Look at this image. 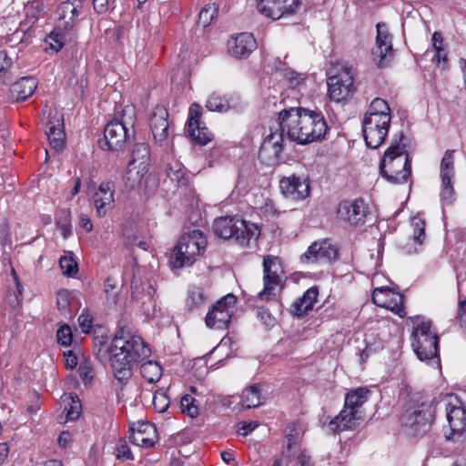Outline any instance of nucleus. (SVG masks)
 I'll return each instance as SVG.
<instances>
[{"mask_svg":"<svg viewBox=\"0 0 466 466\" xmlns=\"http://www.w3.org/2000/svg\"><path fill=\"white\" fill-rule=\"evenodd\" d=\"M284 134L286 132H271L268 135L259 148V157L274 165L279 162L284 148Z\"/></svg>","mask_w":466,"mask_h":466,"instance_id":"obj_19","label":"nucleus"},{"mask_svg":"<svg viewBox=\"0 0 466 466\" xmlns=\"http://www.w3.org/2000/svg\"><path fill=\"white\" fill-rule=\"evenodd\" d=\"M259 384H253L244 390L241 397V404L247 409L256 408L263 404Z\"/></svg>","mask_w":466,"mask_h":466,"instance_id":"obj_34","label":"nucleus"},{"mask_svg":"<svg viewBox=\"0 0 466 466\" xmlns=\"http://www.w3.org/2000/svg\"><path fill=\"white\" fill-rule=\"evenodd\" d=\"M435 55L433 56L432 61L436 64L437 66H441V68H445L447 63V53L441 48L434 49Z\"/></svg>","mask_w":466,"mask_h":466,"instance_id":"obj_53","label":"nucleus"},{"mask_svg":"<svg viewBox=\"0 0 466 466\" xmlns=\"http://www.w3.org/2000/svg\"><path fill=\"white\" fill-rule=\"evenodd\" d=\"M292 307L294 314L299 317L303 316L304 314L310 310L301 298L296 299Z\"/></svg>","mask_w":466,"mask_h":466,"instance_id":"obj_54","label":"nucleus"},{"mask_svg":"<svg viewBox=\"0 0 466 466\" xmlns=\"http://www.w3.org/2000/svg\"><path fill=\"white\" fill-rule=\"evenodd\" d=\"M282 194L292 200L304 199L309 196L310 187L308 177L295 175L283 177L279 182Z\"/></svg>","mask_w":466,"mask_h":466,"instance_id":"obj_20","label":"nucleus"},{"mask_svg":"<svg viewBox=\"0 0 466 466\" xmlns=\"http://www.w3.org/2000/svg\"><path fill=\"white\" fill-rule=\"evenodd\" d=\"M153 406L157 412H165L169 407V399L167 394L160 390L156 391L153 397Z\"/></svg>","mask_w":466,"mask_h":466,"instance_id":"obj_46","label":"nucleus"},{"mask_svg":"<svg viewBox=\"0 0 466 466\" xmlns=\"http://www.w3.org/2000/svg\"><path fill=\"white\" fill-rule=\"evenodd\" d=\"M149 157L148 145L146 143H137L132 149L131 158L128 163L130 165L145 166V167H147Z\"/></svg>","mask_w":466,"mask_h":466,"instance_id":"obj_37","label":"nucleus"},{"mask_svg":"<svg viewBox=\"0 0 466 466\" xmlns=\"http://www.w3.org/2000/svg\"><path fill=\"white\" fill-rule=\"evenodd\" d=\"M413 228V241L421 245L425 239V222L420 217H414L411 219Z\"/></svg>","mask_w":466,"mask_h":466,"instance_id":"obj_44","label":"nucleus"},{"mask_svg":"<svg viewBox=\"0 0 466 466\" xmlns=\"http://www.w3.org/2000/svg\"><path fill=\"white\" fill-rule=\"evenodd\" d=\"M140 372L146 380L154 384L160 380L162 376V368L157 362L148 360L141 365Z\"/></svg>","mask_w":466,"mask_h":466,"instance_id":"obj_38","label":"nucleus"},{"mask_svg":"<svg viewBox=\"0 0 466 466\" xmlns=\"http://www.w3.org/2000/svg\"><path fill=\"white\" fill-rule=\"evenodd\" d=\"M25 11H26V17L30 23H34L37 19L39 14H40V9H38L37 7H35L33 5H26Z\"/></svg>","mask_w":466,"mask_h":466,"instance_id":"obj_57","label":"nucleus"},{"mask_svg":"<svg viewBox=\"0 0 466 466\" xmlns=\"http://www.w3.org/2000/svg\"><path fill=\"white\" fill-rule=\"evenodd\" d=\"M79 372H80V376L85 379L92 378V367H91L90 363L85 362L83 364H80Z\"/></svg>","mask_w":466,"mask_h":466,"instance_id":"obj_63","label":"nucleus"},{"mask_svg":"<svg viewBox=\"0 0 466 466\" xmlns=\"http://www.w3.org/2000/svg\"><path fill=\"white\" fill-rule=\"evenodd\" d=\"M457 319L461 329L466 334V301L461 300L458 305Z\"/></svg>","mask_w":466,"mask_h":466,"instance_id":"obj_50","label":"nucleus"},{"mask_svg":"<svg viewBox=\"0 0 466 466\" xmlns=\"http://www.w3.org/2000/svg\"><path fill=\"white\" fill-rule=\"evenodd\" d=\"M65 359L66 368L74 369L77 365V358L71 350L65 353Z\"/></svg>","mask_w":466,"mask_h":466,"instance_id":"obj_61","label":"nucleus"},{"mask_svg":"<svg viewBox=\"0 0 466 466\" xmlns=\"http://www.w3.org/2000/svg\"><path fill=\"white\" fill-rule=\"evenodd\" d=\"M93 323V318L88 310L84 309L78 317V324L84 333L89 332Z\"/></svg>","mask_w":466,"mask_h":466,"instance_id":"obj_49","label":"nucleus"},{"mask_svg":"<svg viewBox=\"0 0 466 466\" xmlns=\"http://www.w3.org/2000/svg\"><path fill=\"white\" fill-rule=\"evenodd\" d=\"M56 225L60 228L61 234L63 235V237L65 238H66L68 236L71 235V233H72L71 225H70L69 221L67 220L66 217L65 218V220L63 222H61L60 219H56Z\"/></svg>","mask_w":466,"mask_h":466,"instance_id":"obj_55","label":"nucleus"},{"mask_svg":"<svg viewBox=\"0 0 466 466\" xmlns=\"http://www.w3.org/2000/svg\"><path fill=\"white\" fill-rule=\"evenodd\" d=\"M206 107L209 111L221 113L228 110L229 103L225 97H222L219 95L213 93L209 96L206 104Z\"/></svg>","mask_w":466,"mask_h":466,"instance_id":"obj_41","label":"nucleus"},{"mask_svg":"<svg viewBox=\"0 0 466 466\" xmlns=\"http://www.w3.org/2000/svg\"><path fill=\"white\" fill-rule=\"evenodd\" d=\"M390 125V116H364L362 131L367 146L378 148L384 142Z\"/></svg>","mask_w":466,"mask_h":466,"instance_id":"obj_12","label":"nucleus"},{"mask_svg":"<svg viewBox=\"0 0 466 466\" xmlns=\"http://www.w3.org/2000/svg\"><path fill=\"white\" fill-rule=\"evenodd\" d=\"M116 283L110 279L107 278L105 281V293L106 294L107 299L110 297L115 299L116 293L111 294V292L116 289Z\"/></svg>","mask_w":466,"mask_h":466,"instance_id":"obj_62","label":"nucleus"},{"mask_svg":"<svg viewBox=\"0 0 466 466\" xmlns=\"http://www.w3.org/2000/svg\"><path fill=\"white\" fill-rule=\"evenodd\" d=\"M454 159L455 150L448 149L443 155L440 167V174L442 181L441 197V199L447 203H451L454 199V189L452 186V178L455 174Z\"/></svg>","mask_w":466,"mask_h":466,"instance_id":"obj_15","label":"nucleus"},{"mask_svg":"<svg viewBox=\"0 0 466 466\" xmlns=\"http://www.w3.org/2000/svg\"><path fill=\"white\" fill-rule=\"evenodd\" d=\"M59 266L63 274L67 277H74L78 270L77 263L72 257H61L59 259Z\"/></svg>","mask_w":466,"mask_h":466,"instance_id":"obj_45","label":"nucleus"},{"mask_svg":"<svg viewBox=\"0 0 466 466\" xmlns=\"http://www.w3.org/2000/svg\"><path fill=\"white\" fill-rule=\"evenodd\" d=\"M197 400L189 394L184 395L180 400V408L183 413L187 414L191 418H196L199 414Z\"/></svg>","mask_w":466,"mask_h":466,"instance_id":"obj_42","label":"nucleus"},{"mask_svg":"<svg viewBox=\"0 0 466 466\" xmlns=\"http://www.w3.org/2000/svg\"><path fill=\"white\" fill-rule=\"evenodd\" d=\"M166 173L167 177L175 182L177 187L184 186L187 183L186 170L179 162H174L167 165Z\"/></svg>","mask_w":466,"mask_h":466,"instance_id":"obj_39","label":"nucleus"},{"mask_svg":"<svg viewBox=\"0 0 466 466\" xmlns=\"http://www.w3.org/2000/svg\"><path fill=\"white\" fill-rule=\"evenodd\" d=\"M337 257V249L328 241L313 242L300 257L303 263H318L323 260L330 261Z\"/></svg>","mask_w":466,"mask_h":466,"instance_id":"obj_22","label":"nucleus"},{"mask_svg":"<svg viewBox=\"0 0 466 466\" xmlns=\"http://www.w3.org/2000/svg\"><path fill=\"white\" fill-rule=\"evenodd\" d=\"M64 411L58 416L57 421L59 423H66L68 420H76L81 413V402L77 395L70 396L63 400Z\"/></svg>","mask_w":466,"mask_h":466,"instance_id":"obj_31","label":"nucleus"},{"mask_svg":"<svg viewBox=\"0 0 466 466\" xmlns=\"http://www.w3.org/2000/svg\"><path fill=\"white\" fill-rule=\"evenodd\" d=\"M410 319L413 324L411 347L414 352L420 360L428 361L438 367L441 362L438 353L439 337L432 329L431 321L425 320L420 316H414Z\"/></svg>","mask_w":466,"mask_h":466,"instance_id":"obj_3","label":"nucleus"},{"mask_svg":"<svg viewBox=\"0 0 466 466\" xmlns=\"http://www.w3.org/2000/svg\"><path fill=\"white\" fill-rule=\"evenodd\" d=\"M337 214L340 219L349 222L350 225H360L364 223L367 207L360 199L342 201L338 207Z\"/></svg>","mask_w":466,"mask_h":466,"instance_id":"obj_23","label":"nucleus"},{"mask_svg":"<svg viewBox=\"0 0 466 466\" xmlns=\"http://www.w3.org/2000/svg\"><path fill=\"white\" fill-rule=\"evenodd\" d=\"M207 246V239L200 230L183 235L174 248L169 263L173 269L190 266Z\"/></svg>","mask_w":466,"mask_h":466,"instance_id":"obj_8","label":"nucleus"},{"mask_svg":"<svg viewBox=\"0 0 466 466\" xmlns=\"http://www.w3.org/2000/svg\"><path fill=\"white\" fill-rule=\"evenodd\" d=\"M376 28V45L372 49V56L379 67H385L393 58L392 35L384 23H378Z\"/></svg>","mask_w":466,"mask_h":466,"instance_id":"obj_14","label":"nucleus"},{"mask_svg":"<svg viewBox=\"0 0 466 466\" xmlns=\"http://www.w3.org/2000/svg\"><path fill=\"white\" fill-rule=\"evenodd\" d=\"M66 32L64 30H57V25L51 34L49 35L50 39V46L52 49L58 52L64 46L65 43V34Z\"/></svg>","mask_w":466,"mask_h":466,"instance_id":"obj_47","label":"nucleus"},{"mask_svg":"<svg viewBox=\"0 0 466 466\" xmlns=\"http://www.w3.org/2000/svg\"><path fill=\"white\" fill-rule=\"evenodd\" d=\"M202 107L198 104H192L189 107L187 133L189 137L200 145H206L211 140V134L205 126H202L200 116Z\"/></svg>","mask_w":466,"mask_h":466,"instance_id":"obj_21","label":"nucleus"},{"mask_svg":"<svg viewBox=\"0 0 466 466\" xmlns=\"http://www.w3.org/2000/svg\"><path fill=\"white\" fill-rule=\"evenodd\" d=\"M116 458L119 460L133 459L132 452L125 441L119 444L118 447L116 448Z\"/></svg>","mask_w":466,"mask_h":466,"instance_id":"obj_52","label":"nucleus"},{"mask_svg":"<svg viewBox=\"0 0 466 466\" xmlns=\"http://www.w3.org/2000/svg\"><path fill=\"white\" fill-rule=\"evenodd\" d=\"M236 302L237 298L231 293L217 301L206 316L207 327L216 329H226L230 322Z\"/></svg>","mask_w":466,"mask_h":466,"instance_id":"obj_13","label":"nucleus"},{"mask_svg":"<svg viewBox=\"0 0 466 466\" xmlns=\"http://www.w3.org/2000/svg\"><path fill=\"white\" fill-rule=\"evenodd\" d=\"M49 144L56 151H60L64 148L66 134L63 130V117L56 114L50 117L47 122V130L46 131Z\"/></svg>","mask_w":466,"mask_h":466,"instance_id":"obj_28","label":"nucleus"},{"mask_svg":"<svg viewBox=\"0 0 466 466\" xmlns=\"http://www.w3.org/2000/svg\"><path fill=\"white\" fill-rule=\"evenodd\" d=\"M442 402L450 428V433L446 432L445 437L449 441H457L466 433V410L453 395L445 396Z\"/></svg>","mask_w":466,"mask_h":466,"instance_id":"obj_11","label":"nucleus"},{"mask_svg":"<svg viewBox=\"0 0 466 466\" xmlns=\"http://www.w3.org/2000/svg\"><path fill=\"white\" fill-rule=\"evenodd\" d=\"M122 234L126 239V242L130 247H138L143 250H147L148 244L144 240V238L140 235L137 226L130 223L126 225L122 229Z\"/></svg>","mask_w":466,"mask_h":466,"instance_id":"obj_35","label":"nucleus"},{"mask_svg":"<svg viewBox=\"0 0 466 466\" xmlns=\"http://www.w3.org/2000/svg\"><path fill=\"white\" fill-rule=\"evenodd\" d=\"M114 184L103 182L94 195V206L98 217H104L114 207Z\"/></svg>","mask_w":466,"mask_h":466,"instance_id":"obj_27","label":"nucleus"},{"mask_svg":"<svg viewBox=\"0 0 466 466\" xmlns=\"http://www.w3.org/2000/svg\"><path fill=\"white\" fill-rule=\"evenodd\" d=\"M228 48L232 56L245 58L257 48V43L252 34L241 33L228 42Z\"/></svg>","mask_w":466,"mask_h":466,"instance_id":"obj_25","label":"nucleus"},{"mask_svg":"<svg viewBox=\"0 0 466 466\" xmlns=\"http://www.w3.org/2000/svg\"><path fill=\"white\" fill-rule=\"evenodd\" d=\"M299 6V0H258V11L273 20L292 15Z\"/></svg>","mask_w":466,"mask_h":466,"instance_id":"obj_17","label":"nucleus"},{"mask_svg":"<svg viewBox=\"0 0 466 466\" xmlns=\"http://www.w3.org/2000/svg\"><path fill=\"white\" fill-rule=\"evenodd\" d=\"M432 404L422 403L407 409L400 417V422L409 434L418 435L427 432L434 418Z\"/></svg>","mask_w":466,"mask_h":466,"instance_id":"obj_10","label":"nucleus"},{"mask_svg":"<svg viewBox=\"0 0 466 466\" xmlns=\"http://www.w3.org/2000/svg\"><path fill=\"white\" fill-rule=\"evenodd\" d=\"M168 113L165 106H157L150 116V129L157 143H164L169 135Z\"/></svg>","mask_w":466,"mask_h":466,"instance_id":"obj_24","label":"nucleus"},{"mask_svg":"<svg viewBox=\"0 0 466 466\" xmlns=\"http://www.w3.org/2000/svg\"><path fill=\"white\" fill-rule=\"evenodd\" d=\"M363 419L362 411H356L344 406L339 414L330 420L329 427L333 432L353 430Z\"/></svg>","mask_w":466,"mask_h":466,"instance_id":"obj_26","label":"nucleus"},{"mask_svg":"<svg viewBox=\"0 0 466 466\" xmlns=\"http://www.w3.org/2000/svg\"><path fill=\"white\" fill-rule=\"evenodd\" d=\"M403 134H400L401 140ZM380 173L392 184H402L408 181L411 174L410 159L406 146L396 141L384 153L380 163Z\"/></svg>","mask_w":466,"mask_h":466,"instance_id":"obj_4","label":"nucleus"},{"mask_svg":"<svg viewBox=\"0 0 466 466\" xmlns=\"http://www.w3.org/2000/svg\"><path fill=\"white\" fill-rule=\"evenodd\" d=\"M213 232L223 239L234 238L242 246L248 247L252 241L256 242L260 235V229L254 224L239 218L237 216L218 218L213 222Z\"/></svg>","mask_w":466,"mask_h":466,"instance_id":"obj_5","label":"nucleus"},{"mask_svg":"<svg viewBox=\"0 0 466 466\" xmlns=\"http://www.w3.org/2000/svg\"><path fill=\"white\" fill-rule=\"evenodd\" d=\"M57 342L64 347H67L71 344L73 335L71 329L68 325L60 327L56 332Z\"/></svg>","mask_w":466,"mask_h":466,"instance_id":"obj_48","label":"nucleus"},{"mask_svg":"<svg viewBox=\"0 0 466 466\" xmlns=\"http://www.w3.org/2000/svg\"><path fill=\"white\" fill-rule=\"evenodd\" d=\"M218 6L215 4L207 5L198 15V24L203 27L208 26L218 14Z\"/></svg>","mask_w":466,"mask_h":466,"instance_id":"obj_43","label":"nucleus"},{"mask_svg":"<svg viewBox=\"0 0 466 466\" xmlns=\"http://www.w3.org/2000/svg\"><path fill=\"white\" fill-rule=\"evenodd\" d=\"M37 87V81L33 76L21 77L18 81L13 84L11 87L12 97L15 101H23L33 95Z\"/></svg>","mask_w":466,"mask_h":466,"instance_id":"obj_30","label":"nucleus"},{"mask_svg":"<svg viewBox=\"0 0 466 466\" xmlns=\"http://www.w3.org/2000/svg\"><path fill=\"white\" fill-rule=\"evenodd\" d=\"M129 440L133 444L140 447H153L157 441L156 428L149 423H144L137 431H132Z\"/></svg>","mask_w":466,"mask_h":466,"instance_id":"obj_29","label":"nucleus"},{"mask_svg":"<svg viewBox=\"0 0 466 466\" xmlns=\"http://www.w3.org/2000/svg\"><path fill=\"white\" fill-rule=\"evenodd\" d=\"M296 466H313L309 455H307L304 451H301L296 460Z\"/></svg>","mask_w":466,"mask_h":466,"instance_id":"obj_59","label":"nucleus"},{"mask_svg":"<svg viewBox=\"0 0 466 466\" xmlns=\"http://www.w3.org/2000/svg\"><path fill=\"white\" fill-rule=\"evenodd\" d=\"M147 172V167H145V166L130 165L128 163L126 174L123 177L126 188L132 190L137 187L141 184Z\"/></svg>","mask_w":466,"mask_h":466,"instance_id":"obj_32","label":"nucleus"},{"mask_svg":"<svg viewBox=\"0 0 466 466\" xmlns=\"http://www.w3.org/2000/svg\"><path fill=\"white\" fill-rule=\"evenodd\" d=\"M108 0H93L94 9L97 13H105L107 10Z\"/></svg>","mask_w":466,"mask_h":466,"instance_id":"obj_64","label":"nucleus"},{"mask_svg":"<svg viewBox=\"0 0 466 466\" xmlns=\"http://www.w3.org/2000/svg\"><path fill=\"white\" fill-rule=\"evenodd\" d=\"M373 302L381 308L390 309L400 318L406 315L403 296L389 288H377L372 293Z\"/></svg>","mask_w":466,"mask_h":466,"instance_id":"obj_16","label":"nucleus"},{"mask_svg":"<svg viewBox=\"0 0 466 466\" xmlns=\"http://www.w3.org/2000/svg\"><path fill=\"white\" fill-rule=\"evenodd\" d=\"M109 354L114 378L126 384L133 375L134 367L149 357L150 350L140 337L120 327L111 341Z\"/></svg>","mask_w":466,"mask_h":466,"instance_id":"obj_2","label":"nucleus"},{"mask_svg":"<svg viewBox=\"0 0 466 466\" xmlns=\"http://www.w3.org/2000/svg\"><path fill=\"white\" fill-rule=\"evenodd\" d=\"M369 394L370 390L368 389L358 388L347 393L344 406L356 411H361L360 407L367 401Z\"/></svg>","mask_w":466,"mask_h":466,"instance_id":"obj_33","label":"nucleus"},{"mask_svg":"<svg viewBox=\"0 0 466 466\" xmlns=\"http://www.w3.org/2000/svg\"><path fill=\"white\" fill-rule=\"evenodd\" d=\"M208 299V294L204 287L198 285H191L188 289L187 298V307L194 309L203 305Z\"/></svg>","mask_w":466,"mask_h":466,"instance_id":"obj_36","label":"nucleus"},{"mask_svg":"<svg viewBox=\"0 0 466 466\" xmlns=\"http://www.w3.org/2000/svg\"><path fill=\"white\" fill-rule=\"evenodd\" d=\"M79 225L87 232L91 231L93 228V224L86 214L79 215Z\"/></svg>","mask_w":466,"mask_h":466,"instance_id":"obj_60","label":"nucleus"},{"mask_svg":"<svg viewBox=\"0 0 466 466\" xmlns=\"http://www.w3.org/2000/svg\"><path fill=\"white\" fill-rule=\"evenodd\" d=\"M72 441L71 434L67 431H62L57 439L58 445L66 448Z\"/></svg>","mask_w":466,"mask_h":466,"instance_id":"obj_58","label":"nucleus"},{"mask_svg":"<svg viewBox=\"0 0 466 466\" xmlns=\"http://www.w3.org/2000/svg\"><path fill=\"white\" fill-rule=\"evenodd\" d=\"M278 121L288 138L299 145L320 142L329 129L321 112L300 106L281 110Z\"/></svg>","mask_w":466,"mask_h":466,"instance_id":"obj_1","label":"nucleus"},{"mask_svg":"<svg viewBox=\"0 0 466 466\" xmlns=\"http://www.w3.org/2000/svg\"><path fill=\"white\" fill-rule=\"evenodd\" d=\"M258 426V423L257 421L242 422L241 427L238 429V432L243 436H247L248 433L253 431Z\"/></svg>","mask_w":466,"mask_h":466,"instance_id":"obj_56","label":"nucleus"},{"mask_svg":"<svg viewBox=\"0 0 466 466\" xmlns=\"http://www.w3.org/2000/svg\"><path fill=\"white\" fill-rule=\"evenodd\" d=\"M284 270L279 257L267 255L263 258L264 288L256 297L257 307L259 302L277 300L279 294L285 286Z\"/></svg>","mask_w":466,"mask_h":466,"instance_id":"obj_7","label":"nucleus"},{"mask_svg":"<svg viewBox=\"0 0 466 466\" xmlns=\"http://www.w3.org/2000/svg\"><path fill=\"white\" fill-rule=\"evenodd\" d=\"M318 290L315 288L309 289L301 297L305 304L311 310L313 304L317 301Z\"/></svg>","mask_w":466,"mask_h":466,"instance_id":"obj_51","label":"nucleus"},{"mask_svg":"<svg viewBox=\"0 0 466 466\" xmlns=\"http://www.w3.org/2000/svg\"><path fill=\"white\" fill-rule=\"evenodd\" d=\"M390 116V109L388 103L380 97L372 100L369 110L364 116Z\"/></svg>","mask_w":466,"mask_h":466,"instance_id":"obj_40","label":"nucleus"},{"mask_svg":"<svg viewBox=\"0 0 466 466\" xmlns=\"http://www.w3.org/2000/svg\"><path fill=\"white\" fill-rule=\"evenodd\" d=\"M83 4L81 0H67L61 3L57 9V30L69 32L76 25Z\"/></svg>","mask_w":466,"mask_h":466,"instance_id":"obj_18","label":"nucleus"},{"mask_svg":"<svg viewBox=\"0 0 466 466\" xmlns=\"http://www.w3.org/2000/svg\"><path fill=\"white\" fill-rule=\"evenodd\" d=\"M134 110L126 107L121 119H113L104 128V138L99 140V147L104 150L119 151L126 142L134 136Z\"/></svg>","mask_w":466,"mask_h":466,"instance_id":"obj_6","label":"nucleus"},{"mask_svg":"<svg viewBox=\"0 0 466 466\" xmlns=\"http://www.w3.org/2000/svg\"><path fill=\"white\" fill-rule=\"evenodd\" d=\"M329 74L327 79L329 98L335 102H341L351 97L356 90L354 69L351 66L338 64L331 68Z\"/></svg>","mask_w":466,"mask_h":466,"instance_id":"obj_9","label":"nucleus"}]
</instances>
